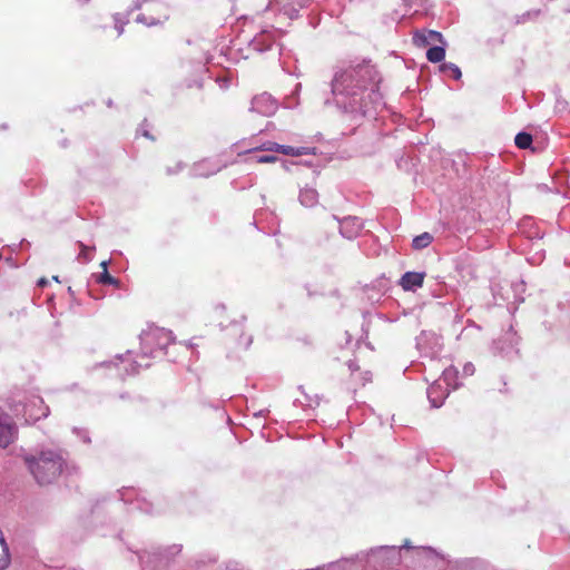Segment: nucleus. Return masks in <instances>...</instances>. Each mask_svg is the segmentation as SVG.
I'll list each match as a JSON object with an SVG mask.
<instances>
[{
  "instance_id": "obj_32",
  "label": "nucleus",
  "mask_w": 570,
  "mask_h": 570,
  "mask_svg": "<svg viewBox=\"0 0 570 570\" xmlns=\"http://www.w3.org/2000/svg\"><path fill=\"white\" fill-rule=\"evenodd\" d=\"M216 81H217L219 88L223 90L228 89L230 86V78L227 76H222V77L219 76V77H217Z\"/></svg>"
},
{
  "instance_id": "obj_35",
  "label": "nucleus",
  "mask_w": 570,
  "mask_h": 570,
  "mask_svg": "<svg viewBox=\"0 0 570 570\" xmlns=\"http://www.w3.org/2000/svg\"><path fill=\"white\" fill-rule=\"evenodd\" d=\"M137 508L146 513H151V509L147 502L137 501Z\"/></svg>"
},
{
  "instance_id": "obj_6",
  "label": "nucleus",
  "mask_w": 570,
  "mask_h": 570,
  "mask_svg": "<svg viewBox=\"0 0 570 570\" xmlns=\"http://www.w3.org/2000/svg\"><path fill=\"white\" fill-rule=\"evenodd\" d=\"M346 559L348 560L347 564L360 561L373 564L374 567H384L400 560V548L395 546H381L368 551H361L354 557Z\"/></svg>"
},
{
  "instance_id": "obj_8",
  "label": "nucleus",
  "mask_w": 570,
  "mask_h": 570,
  "mask_svg": "<svg viewBox=\"0 0 570 570\" xmlns=\"http://www.w3.org/2000/svg\"><path fill=\"white\" fill-rule=\"evenodd\" d=\"M442 346L441 337L433 332L423 331L416 337V347L424 357L435 358L440 354Z\"/></svg>"
},
{
  "instance_id": "obj_50",
  "label": "nucleus",
  "mask_w": 570,
  "mask_h": 570,
  "mask_svg": "<svg viewBox=\"0 0 570 570\" xmlns=\"http://www.w3.org/2000/svg\"><path fill=\"white\" fill-rule=\"evenodd\" d=\"M86 3L89 2V0H83Z\"/></svg>"
},
{
  "instance_id": "obj_23",
  "label": "nucleus",
  "mask_w": 570,
  "mask_h": 570,
  "mask_svg": "<svg viewBox=\"0 0 570 570\" xmlns=\"http://www.w3.org/2000/svg\"><path fill=\"white\" fill-rule=\"evenodd\" d=\"M441 70L443 73H445L446 76H449L455 80H459L462 76L460 68L452 62L443 63L441 66Z\"/></svg>"
},
{
  "instance_id": "obj_21",
  "label": "nucleus",
  "mask_w": 570,
  "mask_h": 570,
  "mask_svg": "<svg viewBox=\"0 0 570 570\" xmlns=\"http://www.w3.org/2000/svg\"><path fill=\"white\" fill-rule=\"evenodd\" d=\"M432 240L433 236L430 233L425 232L413 238L412 247L414 249L420 250L428 247L432 243Z\"/></svg>"
},
{
  "instance_id": "obj_38",
  "label": "nucleus",
  "mask_w": 570,
  "mask_h": 570,
  "mask_svg": "<svg viewBox=\"0 0 570 570\" xmlns=\"http://www.w3.org/2000/svg\"><path fill=\"white\" fill-rule=\"evenodd\" d=\"M100 266H101V268H102V272L108 271V269H107V267H108V262H107V261L101 262V263H100Z\"/></svg>"
},
{
  "instance_id": "obj_28",
  "label": "nucleus",
  "mask_w": 570,
  "mask_h": 570,
  "mask_svg": "<svg viewBox=\"0 0 570 570\" xmlns=\"http://www.w3.org/2000/svg\"><path fill=\"white\" fill-rule=\"evenodd\" d=\"M79 246L81 248L79 255H78V259L83 262V263H88L91 261V256L89 255V252L90 250H94L95 248L94 247H88L87 245L82 244V243H79Z\"/></svg>"
},
{
  "instance_id": "obj_16",
  "label": "nucleus",
  "mask_w": 570,
  "mask_h": 570,
  "mask_svg": "<svg viewBox=\"0 0 570 570\" xmlns=\"http://www.w3.org/2000/svg\"><path fill=\"white\" fill-rule=\"evenodd\" d=\"M413 41L417 46H426L433 42L442 41V35L434 30L416 31Z\"/></svg>"
},
{
  "instance_id": "obj_11",
  "label": "nucleus",
  "mask_w": 570,
  "mask_h": 570,
  "mask_svg": "<svg viewBox=\"0 0 570 570\" xmlns=\"http://www.w3.org/2000/svg\"><path fill=\"white\" fill-rule=\"evenodd\" d=\"M277 110L276 100L267 92H263L253 98L250 104V111L262 116L269 117Z\"/></svg>"
},
{
  "instance_id": "obj_18",
  "label": "nucleus",
  "mask_w": 570,
  "mask_h": 570,
  "mask_svg": "<svg viewBox=\"0 0 570 570\" xmlns=\"http://www.w3.org/2000/svg\"><path fill=\"white\" fill-rule=\"evenodd\" d=\"M459 371L454 366H449L443 370L441 380L442 384L450 391L456 390L460 384L458 383Z\"/></svg>"
},
{
  "instance_id": "obj_22",
  "label": "nucleus",
  "mask_w": 570,
  "mask_h": 570,
  "mask_svg": "<svg viewBox=\"0 0 570 570\" xmlns=\"http://www.w3.org/2000/svg\"><path fill=\"white\" fill-rule=\"evenodd\" d=\"M279 10L287 16L289 19H295L298 16V8L295 6L293 0H285Z\"/></svg>"
},
{
  "instance_id": "obj_43",
  "label": "nucleus",
  "mask_w": 570,
  "mask_h": 570,
  "mask_svg": "<svg viewBox=\"0 0 570 570\" xmlns=\"http://www.w3.org/2000/svg\"><path fill=\"white\" fill-rule=\"evenodd\" d=\"M403 548H410L409 541L404 543Z\"/></svg>"
},
{
  "instance_id": "obj_44",
  "label": "nucleus",
  "mask_w": 570,
  "mask_h": 570,
  "mask_svg": "<svg viewBox=\"0 0 570 570\" xmlns=\"http://www.w3.org/2000/svg\"><path fill=\"white\" fill-rule=\"evenodd\" d=\"M426 551H428L429 553H434V551H433L432 549H430V548H428V549H426Z\"/></svg>"
},
{
  "instance_id": "obj_1",
  "label": "nucleus",
  "mask_w": 570,
  "mask_h": 570,
  "mask_svg": "<svg viewBox=\"0 0 570 570\" xmlns=\"http://www.w3.org/2000/svg\"><path fill=\"white\" fill-rule=\"evenodd\" d=\"M382 77L370 60L351 63L337 69L331 81L332 98L325 105H333L351 121L375 119L385 108L380 91Z\"/></svg>"
},
{
  "instance_id": "obj_31",
  "label": "nucleus",
  "mask_w": 570,
  "mask_h": 570,
  "mask_svg": "<svg viewBox=\"0 0 570 570\" xmlns=\"http://www.w3.org/2000/svg\"><path fill=\"white\" fill-rule=\"evenodd\" d=\"M185 168V164L183 161H176L174 166H167L166 173L167 175H176L180 173Z\"/></svg>"
},
{
  "instance_id": "obj_19",
  "label": "nucleus",
  "mask_w": 570,
  "mask_h": 570,
  "mask_svg": "<svg viewBox=\"0 0 570 570\" xmlns=\"http://www.w3.org/2000/svg\"><path fill=\"white\" fill-rule=\"evenodd\" d=\"M314 148L311 147H292L287 145H281L279 153L283 155L292 156V157H298L304 155L314 154Z\"/></svg>"
},
{
  "instance_id": "obj_4",
  "label": "nucleus",
  "mask_w": 570,
  "mask_h": 570,
  "mask_svg": "<svg viewBox=\"0 0 570 570\" xmlns=\"http://www.w3.org/2000/svg\"><path fill=\"white\" fill-rule=\"evenodd\" d=\"M10 410L16 416L24 417L27 423L37 422L42 417H47L50 410L45 405L43 400L39 395L16 394L11 399Z\"/></svg>"
},
{
  "instance_id": "obj_3",
  "label": "nucleus",
  "mask_w": 570,
  "mask_h": 570,
  "mask_svg": "<svg viewBox=\"0 0 570 570\" xmlns=\"http://www.w3.org/2000/svg\"><path fill=\"white\" fill-rule=\"evenodd\" d=\"M140 10L137 23L148 28L161 27L170 19V7L164 0H134L129 11Z\"/></svg>"
},
{
  "instance_id": "obj_20",
  "label": "nucleus",
  "mask_w": 570,
  "mask_h": 570,
  "mask_svg": "<svg viewBox=\"0 0 570 570\" xmlns=\"http://www.w3.org/2000/svg\"><path fill=\"white\" fill-rule=\"evenodd\" d=\"M445 57V49L441 46H433L426 51V58L431 62H441Z\"/></svg>"
},
{
  "instance_id": "obj_12",
  "label": "nucleus",
  "mask_w": 570,
  "mask_h": 570,
  "mask_svg": "<svg viewBox=\"0 0 570 570\" xmlns=\"http://www.w3.org/2000/svg\"><path fill=\"white\" fill-rule=\"evenodd\" d=\"M278 36L279 31L276 29L262 30L250 40L249 47L257 52H264L272 48Z\"/></svg>"
},
{
  "instance_id": "obj_14",
  "label": "nucleus",
  "mask_w": 570,
  "mask_h": 570,
  "mask_svg": "<svg viewBox=\"0 0 570 570\" xmlns=\"http://www.w3.org/2000/svg\"><path fill=\"white\" fill-rule=\"evenodd\" d=\"M449 390L442 384L441 380L434 381L428 389V399L433 407H440L449 395Z\"/></svg>"
},
{
  "instance_id": "obj_7",
  "label": "nucleus",
  "mask_w": 570,
  "mask_h": 570,
  "mask_svg": "<svg viewBox=\"0 0 570 570\" xmlns=\"http://www.w3.org/2000/svg\"><path fill=\"white\" fill-rule=\"evenodd\" d=\"M230 164H233V161L223 159V156L205 158L193 165L190 169V176L207 178L219 173L223 168H226Z\"/></svg>"
},
{
  "instance_id": "obj_46",
  "label": "nucleus",
  "mask_w": 570,
  "mask_h": 570,
  "mask_svg": "<svg viewBox=\"0 0 570 570\" xmlns=\"http://www.w3.org/2000/svg\"><path fill=\"white\" fill-rule=\"evenodd\" d=\"M299 88H301V83H297V85H296V90H295V91H297Z\"/></svg>"
},
{
  "instance_id": "obj_34",
  "label": "nucleus",
  "mask_w": 570,
  "mask_h": 570,
  "mask_svg": "<svg viewBox=\"0 0 570 570\" xmlns=\"http://www.w3.org/2000/svg\"><path fill=\"white\" fill-rule=\"evenodd\" d=\"M474 371H475V367H474V365H473L472 363H470V362H469V363H466V364L463 366V374H464L465 376L473 375Z\"/></svg>"
},
{
  "instance_id": "obj_15",
  "label": "nucleus",
  "mask_w": 570,
  "mask_h": 570,
  "mask_svg": "<svg viewBox=\"0 0 570 570\" xmlns=\"http://www.w3.org/2000/svg\"><path fill=\"white\" fill-rule=\"evenodd\" d=\"M424 273L406 272L400 281V285L404 291H416L422 287Z\"/></svg>"
},
{
  "instance_id": "obj_5",
  "label": "nucleus",
  "mask_w": 570,
  "mask_h": 570,
  "mask_svg": "<svg viewBox=\"0 0 570 570\" xmlns=\"http://www.w3.org/2000/svg\"><path fill=\"white\" fill-rule=\"evenodd\" d=\"M173 341V333L165 328L150 327L140 335V358L156 357Z\"/></svg>"
},
{
  "instance_id": "obj_10",
  "label": "nucleus",
  "mask_w": 570,
  "mask_h": 570,
  "mask_svg": "<svg viewBox=\"0 0 570 570\" xmlns=\"http://www.w3.org/2000/svg\"><path fill=\"white\" fill-rule=\"evenodd\" d=\"M333 219L338 223L340 234L346 239H355L364 227L362 220L356 216H347L342 219L333 216Z\"/></svg>"
},
{
  "instance_id": "obj_41",
  "label": "nucleus",
  "mask_w": 570,
  "mask_h": 570,
  "mask_svg": "<svg viewBox=\"0 0 570 570\" xmlns=\"http://www.w3.org/2000/svg\"><path fill=\"white\" fill-rule=\"evenodd\" d=\"M47 284V281L45 278L39 279L38 285L45 286Z\"/></svg>"
},
{
  "instance_id": "obj_17",
  "label": "nucleus",
  "mask_w": 570,
  "mask_h": 570,
  "mask_svg": "<svg viewBox=\"0 0 570 570\" xmlns=\"http://www.w3.org/2000/svg\"><path fill=\"white\" fill-rule=\"evenodd\" d=\"M298 200L304 207H314L318 203V193L315 188L306 186L299 190Z\"/></svg>"
},
{
  "instance_id": "obj_2",
  "label": "nucleus",
  "mask_w": 570,
  "mask_h": 570,
  "mask_svg": "<svg viewBox=\"0 0 570 570\" xmlns=\"http://www.w3.org/2000/svg\"><path fill=\"white\" fill-rule=\"evenodd\" d=\"M23 462L40 485L53 483L70 465L61 449L40 446L23 454Z\"/></svg>"
},
{
  "instance_id": "obj_49",
  "label": "nucleus",
  "mask_w": 570,
  "mask_h": 570,
  "mask_svg": "<svg viewBox=\"0 0 570 570\" xmlns=\"http://www.w3.org/2000/svg\"><path fill=\"white\" fill-rule=\"evenodd\" d=\"M297 402L302 403L299 399H296V401H294V404H297Z\"/></svg>"
},
{
  "instance_id": "obj_42",
  "label": "nucleus",
  "mask_w": 570,
  "mask_h": 570,
  "mask_svg": "<svg viewBox=\"0 0 570 570\" xmlns=\"http://www.w3.org/2000/svg\"><path fill=\"white\" fill-rule=\"evenodd\" d=\"M348 367H350L352 371H354V370L356 368V366L354 365V363H353V362H351V363L348 364Z\"/></svg>"
},
{
  "instance_id": "obj_29",
  "label": "nucleus",
  "mask_w": 570,
  "mask_h": 570,
  "mask_svg": "<svg viewBox=\"0 0 570 570\" xmlns=\"http://www.w3.org/2000/svg\"><path fill=\"white\" fill-rule=\"evenodd\" d=\"M98 282L101 284H107V285H117L118 284V281L114 276H111L108 273V271H105L99 275Z\"/></svg>"
},
{
  "instance_id": "obj_36",
  "label": "nucleus",
  "mask_w": 570,
  "mask_h": 570,
  "mask_svg": "<svg viewBox=\"0 0 570 570\" xmlns=\"http://www.w3.org/2000/svg\"><path fill=\"white\" fill-rule=\"evenodd\" d=\"M293 2L298 8V10H301L302 8L309 6L311 0H293Z\"/></svg>"
},
{
  "instance_id": "obj_27",
  "label": "nucleus",
  "mask_w": 570,
  "mask_h": 570,
  "mask_svg": "<svg viewBox=\"0 0 570 570\" xmlns=\"http://www.w3.org/2000/svg\"><path fill=\"white\" fill-rule=\"evenodd\" d=\"M277 160L278 158L274 155H255L248 158V161L256 164H271Z\"/></svg>"
},
{
  "instance_id": "obj_25",
  "label": "nucleus",
  "mask_w": 570,
  "mask_h": 570,
  "mask_svg": "<svg viewBox=\"0 0 570 570\" xmlns=\"http://www.w3.org/2000/svg\"><path fill=\"white\" fill-rule=\"evenodd\" d=\"M130 13L128 10L127 14L116 13L114 14L115 29L117 30L118 37L124 33V28L128 23L127 16Z\"/></svg>"
},
{
  "instance_id": "obj_9",
  "label": "nucleus",
  "mask_w": 570,
  "mask_h": 570,
  "mask_svg": "<svg viewBox=\"0 0 570 570\" xmlns=\"http://www.w3.org/2000/svg\"><path fill=\"white\" fill-rule=\"evenodd\" d=\"M130 355L131 353L128 351L125 355H117L114 360L102 362L100 365L107 367L114 365L120 377L137 373L138 367L148 366V364H141L137 360H131Z\"/></svg>"
},
{
  "instance_id": "obj_48",
  "label": "nucleus",
  "mask_w": 570,
  "mask_h": 570,
  "mask_svg": "<svg viewBox=\"0 0 570 570\" xmlns=\"http://www.w3.org/2000/svg\"><path fill=\"white\" fill-rule=\"evenodd\" d=\"M297 402L302 403L299 399H296V401H294V404H297Z\"/></svg>"
},
{
  "instance_id": "obj_45",
  "label": "nucleus",
  "mask_w": 570,
  "mask_h": 570,
  "mask_svg": "<svg viewBox=\"0 0 570 570\" xmlns=\"http://www.w3.org/2000/svg\"><path fill=\"white\" fill-rule=\"evenodd\" d=\"M121 500L127 501L128 499L125 498V494H121Z\"/></svg>"
},
{
  "instance_id": "obj_13",
  "label": "nucleus",
  "mask_w": 570,
  "mask_h": 570,
  "mask_svg": "<svg viewBox=\"0 0 570 570\" xmlns=\"http://www.w3.org/2000/svg\"><path fill=\"white\" fill-rule=\"evenodd\" d=\"M18 429L8 414L0 415V448L9 446L16 439Z\"/></svg>"
},
{
  "instance_id": "obj_37",
  "label": "nucleus",
  "mask_w": 570,
  "mask_h": 570,
  "mask_svg": "<svg viewBox=\"0 0 570 570\" xmlns=\"http://www.w3.org/2000/svg\"><path fill=\"white\" fill-rule=\"evenodd\" d=\"M282 165H283V168H284L285 170H289V166H288V165H295V163H291V164H288L287 161H285V160H284V161L282 163Z\"/></svg>"
},
{
  "instance_id": "obj_24",
  "label": "nucleus",
  "mask_w": 570,
  "mask_h": 570,
  "mask_svg": "<svg viewBox=\"0 0 570 570\" xmlns=\"http://www.w3.org/2000/svg\"><path fill=\"white\" fill-rule=\"evenodd\" d=\"M514 142L520 149H527L532 144V136L528 132L521 131L515 136Z\"/></svg>"
},
{
  "instance_id": "obj_30",
  "label": "nucleus",
  "mask_w": 570,
  "mask_h": 570,
  "mask_svg": "<svg viewBox=\"0 0 570 570\" xmlns=\"http://www.w3.org/2000/svg\"><path fill=\"white\" fill-rule=\"evenodd\" d=\"M72 432L86 444L91 442L89 433L86 429L73 428Z\"/></svg>"
},
{
  "instance_id": "obj_40",
  "label": "nucleus",
  "mask_w": 570,
  "mask_h": 570,
  "mask_svg": "<svg viewBox=\"0 0 570 570\" xmlns=\"http://www.w3.org/2000/svg\"><path fill=\"white\" fill-rule=\"evenodd\" d=\"M307 401H308L307 405H308V406H311V407H312L314 404H315V405H318V400H315V401L307 400Z\"/></svg>"
},
{
  "instance_id": "obj_39",
  "label": "nucleus",
  "mask_w": 570,
  "mask_h": 570,
  "mask_svg": "<svg viewBox=\"0 0 570 570\" xmlns=\"http://www.w3.org/2000/svg\"><path fill=\"white\" fill-rule=\"evenodd\" d=\"M539 12H540L539 10L533 11V12H528V13H525V14L523 16V18H524L525 16H527L528 18H530V16H532V14H533V16H538V14H539Z\"/></svg>"
},
{
  "instance_id": "obj_33",
  "label": "nucleus",
  "mask_w": 570,
  "mask_h": 570,
  "mask_svg": "<svg viewBox=\"0 0 570 570\" xmlns=\"http://www.w3.org/2000/svg\"><path fill=\"white\" fill-rule=\"evenodd\" d=\"M226 570H248V569L237 561H228L226 563Z\"/></svg>"
},
{
  "instance_id": "obj_26",
  "label": "nucleus",
  "mask_w": 570,
  "mask_h": 570,
  "mask_svg": "<svg viewBox=\"0 0 570 570\" xmlns=\"http://www.w3.org/2000/svg\"><path fill=\"white\" fill-rule=\"evenodd\" d=\"M281 144L274 141H267L262 144L259 147L252 148L246 153H256V151H271V153H279Z\"/></svg>"
},
{
  "instance_id": "obj_47",
  "label": "nucleus",
  "mask_w": 570,
  "mask_h": 570,
  "mask_svg": "<svg viewBox=\"0 0 570 570\" xmlns=\"http://www.w3.org/2000/svg\"><path fill=\"white\" fill-rule=\"evenodd\" d=\"M292 102L291 101H287V107H292Z\"/></svg>"
}]
</instances>
